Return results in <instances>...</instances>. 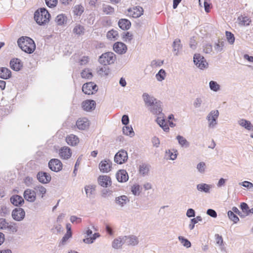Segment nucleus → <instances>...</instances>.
Segmentation results:
<instances>
[{"instance_id": "1", "label": "nucleus", "mask_w": 253, "mask_h": 253, "mask_svg": "<svg viewBox=\"0 0 253 253\" xmlns=\"http://www.w3.org/2000/svg\"><path fill=\"white\" fill-rule=\"evenodd\" d=\"M19 47L27 53H32L36 49V44L34 41L28 37H22L17 41Z\"/></svg>"}, {"instance_id": "2", "label": "nucleus", "mask_w": 253, "mask_h": 253, "mask_svg": "<svg viewBox=\"0 0 253 253\" xmlns=\"http://www.w3.org/2000/svg\"><path fill=\"white\" fill-rule=\"evenodd\" d=\"M50 15L45 8L37 10L34 13V19L40 25L46 24L49 21Z\"/></svg>"}, {"instance_id": "3", "label": "nucleus", "mask_w": 253, "mask_h": 253, "mask_svg": "<svg viewBox=\"0 0 253 253\" xmlns=\"http://www.w3.org/2000/svg\"><path fill=\"white\" fill-rule=\"evenodd\" d=\"M116 59V55L114 53L108 52L99 56L98 62L103 65H107L114 63Z\"/></svg>"}, {"instance_id": "4", "label": "nucleus", "mask_w": 253, "mask_h": 253, "mask_svg": "<svg viewBox=\"0 0 253 253\" xmlns=\"http://www.w3.org/2000/svg\"><path fill=\"white\" fill-rule=\"evenodd\" d=\"M219 111L217 110L211 111L206 117L208 122V126L210 128H214L217 124V119L219 116Z\"/></svg>"}, {"instance_id": "5", "label": "nucleus", "mask_w": 253, "mask_h": 253, "mask_svg": "<svg viewBox=\"0 0 253 253\" xmlns=\"http://www.w3.org/2000/svg\"><path fill=\"white\" fill-rule=\"evenodd\" d=\"M162 106V102L158 100L148 109L152 114L157 115L158 117H160L164 115L162 112L163 108Z\"/></svg>"}, {"instance_id": "6", "label": "nucleus", "mask_w": 253, "mask_h": 253, "mask_svg": "<svg viewBox=\"0 0 253 253\" xmlns=\"http://www.w3.org/2000/svg\"><path fill=\"white\" fill-rule=\"evenodd\" d=\"M193 61L195 64L201 69H204L208 66V64L205 58L200 54H195L194 55Z\"/></svg>"}, {"instance_id": "7", "label": "nucleus", "mask_w": 253, "mask_h": 253, "mask_svg": "<svg viewBox=\"0 0 253 253\" xmlns=\"http://www.w3.org/2000/svg\"><path fill=\"white\" fill-rule=\"evenodd\" d=\"M127 153L124 150H121L117 152L114 157L115 163L121 165L125 163L127 160Z\"/></svg>"}, {"instance_id": "8", "label": "nucleus", "mask_w": 253, "mask_h": 253, "mask_svg": "<svg viewBox=\"0 0 253 253\" xmlns=\"http://www.w3.org/2000/svg\"><path fill=\"white\" fill-rule=\"evenodd\" d=\"M97 86L93 82H89L84 84L82 87V91L86 94H92L97 91Z\"/></svg>"}, {"instance_id": "9", "label": "nucleus", "mask_w": 253, "mask_h": 253, "mask_svg": "<svg viewBox=\"0 0 253 253\" xmlns=\"http://www.w3.org/2000/svg\"><path fill=\"white\" fill-rule=\"evenodd\" d=\"M48 167L52 171L58 172L62 169V164L59 159H52L48 163Z\"/></svg>"}, {"instance_id": "10", "label": "nucleus", "mask_w": 253, "mask_h": 253, "mask_svg": "<svg viewBox=\"0 0 253 253\" xmlns=\"http://www.w3.org/2000/svg\"><path fill=\"white\" fill-rule=\"evenodd\" d=\"M11 215L14 220L20 221L25 217V212L23 209L17 208L12 211Z\"/></svg>"}, {"instance_id": "11", "label": "nucleus", "mask_w": 253, "mask_h": 253, "mask_svg": "<svg viewBox=\"0 0 253 253\" xmlns=\"http://www.w3.org/2000/svg\"><path fill=\"white\" fill-rule=\"evenodd\" d=\"M37 178L40 182L43 184L48 183L51 179L50 175L44 171H39L37 175Z\"/></svg>"}, {"instance_id": "12", "label": "nucleus", "mask_w": 253, "mask_h": 253, "mask_svg": "<svg viewBox=\"0 0 253 253\" xmlns=\"http://www.w3.org/2000/svg\"><path fill=\"white\" fill-rule=\"evenodd\" d=\"M127 11L128 15L133 18H138L143 13V9L140 6H135L132 8H129Z\"/></svg>"}, {"instance_id": "13", "label": "nucleus", "mask_w": 253, "mask_h": 253, "mask_svg": "<svg viewBox=\"0 0 253 253\" xmlns=\"http://www.w3.org/2000/svg\"><path fill=\"white\" fill-rule=\"evenodd\" d=\"M99 168L102 172H108L111 170L112 162L110 160H104L100 163Z\"/></svg>"}, {"instance_id": "14", "label": "nucleus", "mask_w": 253, "mask_h": 253, "mask_svg": "<svg viewBox=\"0 0 253 253\" xmlns=\"http://www.w3.org/2000/svg\"><path fill=\"white\" fill-rule=\"evenodd\" d=\"M59 155L61 159L68 160L71 157L72 151L68 147L64 146L59 149Z\"/></svg>"}, {"instance_id": "15", "label": "nucleus", "mask_w": 253, "mask_h": 253, "mask_svg": "<svg viewBox=\"0 0 253 253\" xmlns=\"http://www.w3.org/2000/svg\"><path fill=\"white\" fill-rule=\"evenodd\" d=\"M142 98L145 103V106L148 108L150 106L153 105L157 100L153 96L150 95L147 93H144L142 94Z\"/></svg>"}, {"instance_id": "16", "label": "nucleus", "mask_w": 253, "mask_h": 253, "mask_svg": "<svg viewBox=\"0 0 253 253\" xmlns=\"http://www.w3.org/2000/svg\"><path fill=\"white\" fill-rule=\"evenodd\" d=\"M114 50L119 54L125 53L127 50L126 45L122 42H117L113 45Z\"/></svg>"}, {"instance_id": "17", "label": "nucleus", "mask_w": 253, "mask_h": 253, "mask_svg": "<svg viewBox=\"0 0 253 253\" xmlns=\"http://www.w3.org/2000/svg\"><path fill=\"white\" fill-rule=\"evenodd\" d=\"M124 237L125 244L128 246H136L138 244V238L134 235L125 236Z\"/></svg>"}, {"instance_id": "18", "label": "nucleus", "mask_w": 253, "mask_h": 253, "mask_svg": "<svg viewBox=\"0 0 253 253\" xmlns=\"http://www.w3.org/2000/svg\"><path fill=\"white\" fill-rule=\"evenodd\" d=\"M25 199L29 202H33L36 199V193L34 190L27 189L24 193Z\"/></svg>"}, {"instance_id": "19", "label": "nucleus", "mask_w": 253, "mask_h": 253, "mask_svg": "<svg viewBox=\"0 0 253 253\" xmlns=\"http://www.w3.org/2000/svg\"><path fill=\"white\" fill-rule=\"evenodd\" d=\"M96 102L93 100H87L83 102L82 107L83 109L86 111H90L95 109Z\"/></svg>"}, {"instance_id": "20", "label": "nucleus", "mask_w": 253, "mask_h": 253, "mask_svg": "<svg viewBox=\"0 0 253 253\" xmlns=\"http://www.w3.org/2000/svg\"><path fill=\"white\" fill-rule=\"evenodd\" d=\"M77 127L81 130H85L89 126V121L85 118H80L76 122Z\"/></svg>"}, {"instance_id": "21", "label": "nucleus", "mask_w": 253, "mask_h": 253, "mask_svg": "<svg viewBox=\"0 0 253 253\" xmlns=\"http://www.w3.org/2000/svg\"><path fill=\"white\" fill-rule=\"evenodd\" d=\"M129 199L126 195L116 197L115 202L119 207L123 208L129 202Z\"/></svg>"}, {"instance_id": "22", "label": "nucleus", "mask_w": 253, "mask_h": 253, "mask_svg": "<svg viewBox=\"0 0 253 253\" xmlns=\"http://www.w3.org/2000/svg\"><path fill=\"white\" fill-rule=\"evenodd\" d=\"M10 68L14 71H18L22 67L21 60L18 58H13L10 61Z\"/></svg>"}, {"instance_id": "23", "label": "nucleus", "mask_w": 253, "mask_h": 253, "mask_svg": "<svg viewBox=\"0 0 253 253\" xmlns=\"http://www.w3.org/2000/svg\"><path fill=\"white\" fill-rule=\"evenodd\" d=\"M116 178L120 182L126 181L128 179V176L126 170L121 169L116 173Z\"/></svg>"}, {"instance_id": "24", "label": "nucleus", "mask_w": 253, "mask_h": 253, "mask_svg": "<svg viewBox=\"0 0 253 253\" xmlns=\"http://www.w3.org/2000/svg\"><path fill=\"white\" fill-rule=\"evenodd\" d=\"M164 116L165 115H164L162 116L157 117L156 121L165 131L168 132L169 131V128L167 122H166V120L164 118Z\"/></svg>"}, {"instance_id": "25", "label": "nucleus", "mask_w": 253, "mask_h": 253, "mask_svg": "<svg viewBox=\"0 0 253 253\" xmlns=\"http://www.w3.org/2000/svg\"><path fill=\"white\" fill-rule=\"evenodd\" d=\"M98 181L99 185L103 187H107L111 183V178L107 175L100 176Z\"/></svg>"}, {"instance_id": "26", "label": "nucleus", "mask_w": 253, "mask_h": 253, "mask_svg": "<svg viewBox=\"0 0 253 253\" xmlns=\"http://www.w3.org/2000/svg\"><path fill=\"white\" fill-rule=\"evenodd\" d=\"M11 203L15 206H21L24 202L23 198L18 195H13L10 198Z\"/></svg>"}, {"instance_id": "27", "label": "nucleus", "mask_w": 253, "mask_h": 253, "mask_svg": "<svg viewBox=\"0 0 253 253\" xmlns=\"http://www.w3.org/2000/svg\"><path fill=\"white\" fill-rule=\"evenodd\" d=\"M131 22L126 19L122 18L118 21V26L123 30H127L131 27Z\"/></svg>"}, {"instance_id": "28", "label": "nucleus", "mask_w": 253, "mask_h": 253, "mask_svg": "<svg viewBox=\"0 0 253 253\" xmlns=\"http://www.w3.org/2000/svg\"><path fill=\"white\" fill-rule=\"evenodd\" d=\"M124 244H125L124 237H119L113 240L112 246L115 249H118L121 248Z\"/></svg>"}, {"instance_id": "29", "label": "nucleus", "mask_w": 253, "mask_h": 253, "mask_svg": "<svg viewBox=\"0 0 253 253\" xmlns=\"http://www.w3.org/2000/svg\"><path fill=\"white\" fill-rule=\"evenodd\" d=\"M11 76V71L5 67L0 68V78L3 79H8Z\"/></svg>"}, {"instance_id": "30", "label": "nucleus", "mask_w": 253, "mask_h": 253, "mask_svg": "<svg viewBox=\"0 0 253 253\" xmlns=\"http://www.w3.org/2000/svg\"><path fill=\"white\" fill-rule=\"evenodd\" d=\"M212 187V185L206 183H200L197 185V189L200 192L210 193V189Z\"/></svg>"}, {"instance_id": "31", "label": "nucleus", "mask_w": 253, "mask_h": 253, "mask_svg": "<svg viewBox=\"0 0 253 253\" xmlns=\"http://www.w3.org/2000/svg\"><path fill=\"white\" fill-rule=\"evenodd\" d=\"M238 124L249 130H253V125L249 121L242 119L238 121Z\"/></svg>"}, {"instance_id": "32", "label": "nucleus", "mask_w": 253, "mask_h": 253, "mask_svg": "<svg viewBox=\"0 0 253 253\" xmlns=\"http://www.w3.org/2000/svg\"><path fill=\"white\" fill-rule=\"evenodd\" d=\"M67 143L71 146H76L79 142V138L74 134H71L66 137Z\"/></svg>"}, {"instance_id": "33", "label": "nucleus", "mask_w": 253, "mask_h": 253, "mask_svg": "<svg viewBox=\"0 0 253 253\" xmlns=\"http://www.w3.org/2000/svg\"><path fill=\"white\" fill-rule=\"evenodd\" d=\"M97 72L101 76H107L109 74L110 71L109 68L107 65H104L101 67L97 68Z\"/></svg>"}, {"instance_id": "34", "label": "nucleus", "mask_w": 253, "mask_h": 253, "mask_svg": "<svg viewBox=\"0 0 253 253\" xmlns=\"http://www.w3.org/2000/svg\"><path fill=\"white\" fill-rule=\"evenodd\" d=\"M176 138L181 147L185 148L189 147L190 143L182 136L177 135Z\"/></svg>"}, {"instance_id": "35", "label": "nucleus", "mask_w": 253, "mask_h": 253, "mask_svg": "<svg viewBox=\"0 0 253 253\" xmlns=\"http://www.w3.org/2000/svg\"><path fill=\"white\" fill-rule=\"evenodd\" d=\"M81 76L82 78L86 79H91L93 77L91 70L89 68L83 70L81 73Z\"/></svg>"}, {"instance_id": "36", "label": "nucleus", "mask_w": 253, "mask_h": 253, "mask_svg": "<svg viewBox=\"0 0 253 253\" xmlns=\"http://www.w3.org/2000/svg\"><path fill=\"white\" fill-rule=\"evenodd\" d=\"M5 230L12 233L16 232L17 231L16 224L13 222H8Z\"/></svg>"}, {"instance_id": "37", "label": "nucleus", "mask_w": 253, "mask_h": 253, "mask_svg": "<svg viewBox=\"0 0 253 253\" xmlns=\"http://www.w3.org/2000/svg\"><path fill=\"white\" fill-rule=\"evenodd\" d=\"M84 11V7L81 4L76 5L73 7L74 14L77 16H80Z\"/></svg>"}, {"instance_id": "38", "label": "nucleus", "mask_w": 253, "mask_h": 253, "mask_svg": "<svg viewBox=\"0 0 253 253\" xmlns=\"http://www.w3.org/2000/svg\"><path fill=\"white\" fill-rule=\"evenodd\" d=\"M238 20L239 21L240 24L242 26H249L251 22V20L247 16H241L238 17Z\"/></svg>"}, {"instance_id": "39", "label": "nucleus", "mask_w": 253, "mask_h": 253, "mask_svg": "<svg viewBox=\"0 0 253 253\" xmlns=\"http://www.w3.org/2000/svg\"><path fill=\"white\" fill-rule=\"evenodd\" d=\"M123 131L124 134L132 137L134 135V132L131 126H125L123 128Z\"/></svg>"}, {"instance_id": "40", "label": "nucleus", "mask_w": 253, "mask_h": 253, "mask_svg": "<svg viewBox=\"0 0 253 253\" xmlns=\"http://www.w3.org/2000/svg\"><path fill=\"white\" fill-rule=\"evenodd\" d=\"M67 17L64 14H59L55 18V22L58 25H62L66 21Z\"/></svg>"}, {"instance_id": "41", "label": "nucleus", "mask_w": 253, "mask_h": 253, "mask_svg": "<svg viewBox=\"0 0 253 253\" xmlns=\"http://www.w3.org/2000/svg\"><path fill=\"white\" fill-rule=\"evenodd\" d=\"M149 171V166L146 164H142L139 166V172L143 176L147 174Z\"/></svg>"}, {"instance_id": "42", "label": "nucleus", "mask_w": 253, "mask_h": 253, "mask_svg": "<svg viewBox=\"0 0 253 253\" xmlns=\"http://www.w3.org/2000/svg\"><path fill=\"white\" fill-rule=\"evenodd\" d=\"M102 11L107 15H111L114 12V8L110 5L103 4Z\"/></svg>"}, {"instance_id": "43", "label": "nucleus", "mask_w": 253, "mask_h": 253, "mask_svg": "<svg viewBox=\"0 0 253 253\" xmlns=\"http://www.w3.org/2000/svg\"><path fill=\"white\" fill-rule=\"evenodd\" d=\"M202 218L201 216H197L196 218H193L191 219L190 223L188 227L190 230H193L195 227V224L198 223V221H201Z\"/></svg>"}, {"instance_id": "44", "label": "nucleus", "mask_w": 253, "mask_h": 253, "mask_svg": "<svg viewBox=\"0 0 253 253\" xmlns=\"http://www.w3.org/2000/svg\"><path fill=\"white\" fill-rule=\"evenodd\" d=\"M227 215L229 218L232 220L234 223H237L239 221V217L236 214L232 211H229L227 212Z\"/></svg>"}, {"instance_id": "45", "label": "nucleus", "mask_w": 253, "mask_h": 253, "mask_svg": "<svg viewBox=\"0 0 253 253\" xmlns=\"http://www.w3.org/2000/svg\"><path fill=\"white\" fill-rule=\"evenodd\" d=\"M209 87L211 90L217 92L220 90V85L216 82L211 81L209 83Z\"/></svg>"}, {"instance_id": "46", "label": "nucleus", "mask_w": 253, "mask_h": 253, "mask_svg": "<svg viewBox=\"0 0 253 253\" xmlns=\"http://www.w3.org/2000/svg\"><path fill=\"white\" fill-rule=\"evenodd\" d=\"M240 208L242 211V212L246 215V216L250 214V211L251 209H250L247 203L244 202L241 203L240 204Z\"/></svg>"}, {"instance_id": "47", "label": "nucleus", "mask_w": 253, "mask_h": 253, "mask_svg": "<svg viewBox=\"0 0 253 253\" xmlns=\"http://www.w3.org/2000/svg\"><path fill=\"white\" fill-rule=\"evenodd\" d=\"M84 190L87 197H90L94 194L95 187L93 185H87L85 186Z\"/></svg>"}, {"instance_id": "48", "label": "nucleus", "mask_w": 253, "mask_h": 253, "mask_svg": "<svg viewBox=\"0 0 253 253\" xmlns=\"http://www.w3.org/2000/svg\"><path fill=\"white\" fill-rule=\"evenodd\" d=\"M178 239L181 244H182V245L185 247L189 248L191 247V244L190 242L184 237L180 236L178 237Z\"/></svg>"}, {"instance_id": "49", "label": "nucleus", "mask_w": 253, "mask_h": 253, "mask_svg": "<svg viewBox=\"0 0 253 253\" xmlns=\"http://www.w3.org/2000/svg\"><path fill=\"white\" fill-rule=\"evenodd\" d=\"M173 48L175 51H177L176 55H177V53L179 49L182 48V45L180 44V40L179 39H175L173 42Z\"/></svg>"}, {"instance_id": "50", "label": "nucleus", "mask_w": 253, "mask_h": 253, "mask_svg": "<svg viewBox=\"0 0 253 253\" xmlns=\"http://www.w3.org/2000/svg\"><path fill=\"white\" fill-rule=\"evenodd\" d=\"M10 213V210L5 206H2L0 208V215L2 217H5Z\"/></svg>"}, {"instance_id": "51", "label": "nucleus", "mask_w": 253, "mask_h": 253, "mask_svg": "<svg viewBox=\"0 0 253 253\" xmlns=\"http://www.w3.org/2000/svg\"><path fill=\"white\" fill-rule=\"evenodd\" d=\"M118 36V33L116 30H112L107 33V37L108 39H117V37Z\"/></svg>"}, {"instance_id": "52", "label": "nucleus", "mask_w": 253, "mask_h": 253, "mask_svg": "<svg viewBox=\"0 0 253 253\" xmlns=\"http://www.w3.org/2000/svg\"><path fill=\"white\" fill-rule=\"evenodd\" d=\"M166 76V72L164 69H161L156 75V78L158 81H163Z\"/></svg>"}, {"instance_id": "53", "label": "nucleus", "mask_w": 253, "mask_h": 253, "mask_svg": "<svg viewBox=\"0 0 253 253\" xmlns=\"http://www.w3.org/2000/svg\"><path fill=\"white\" fill-rule=\"evenodd\" d=\"M224 42L223 41H218V42L215 43L214 46V48L217 52H221L223 50V47L224 46Z\"/></svg>"}, {"instance_id": "54", "label": "nucleus", "mask_w": 253, "mask_h": 253, "mask_svg": "<svg viewBox=\"0 0 253 253\" xmlns=\"http://www.w3.org/2000/svg\"><path fill=\"white\" fill-rule=\"evenodd\" d=\"M73 32L78 35H82L84 32V28L80 25H76L73 29Z\"/></svg>"}, {"instance_id": "55", "label": "nucleus", "mask_w": 253, "mask_h": 253, "mask_svg": "<svg viewBox=\"0 0 253 253\" xmlns=\"http://www.w3.org/2000/svg\"><path fill=\"white\" fill-rule=\"evenodd\" d=\"M34 189L36 191L38 194L42 195V197L46 192L45 188L41 185L37 186L35 187Z\"/></svg>"}, {"instance_id": "56", "label": "nucleus", "mask_w": 253, "mask_h": 253, "mask_svg": "<svg viewBox=\"0 0 253 253\" xmlns=\"http://www.w3.org/2000/svg\"><path fill=\"white\" fill-rule=\"evenodd\" d=\"M133 37L132 34L128 32H124L122 34V38L125 42H130Z\"/></svg>"}, {"instance_id": "57", "label": "nucleus", "mask_w": 253, "mask_h": 253, "mask_svg": "<svg viewBox=\"0 0 253 253\" xmlns=\"http://www.w3.org/2000/svg\"><path fill=\"white\" fill-rule=\"evenodd\" d=\"M226 38L227 41L230 43L233 44L235 42V37L234 35L229 31H226L225 32Z\"/></svg>"}, {"instance_id": "58", "label": "nucleus", "mask_w": 253, "mask_h": 253, "mask_svg": "<svg viewBox=\"0 0 253 253\" xmlns=\"http://www.w3.org/2000/svg\"><path fill=\"white\" fill-rule=\"evenodd\" d=\"M131 192L135 195H139L141 191L140 187L138 184H134L131 187Z\"/></svg>"}, {"instance_id": "59", "label": "nucleus", "mask_w": 253, "mask_h": 253, "mask_svg": "<svg viewBox=\"0 0 253 253\" xmlns=\"http://www.w3.org/2000/svg\"><path fill=\"white\" fill-rule=\"evenodd\" d=\"M196 168L200 173H204L206 169L205 163L203 162H200L199 164H197Z\"/></svg>"}, {"instance_id": "60", "label": "nucleus", "mask_w": 253, "mask_h": 253, "mask_svg": "<svg viewBox=\"0 0 253 253\" xmlns=\"http://www.w3.org/2000/svg\"><path fill=\"white\" fill-rule=\"evenodd\" d=\"M164 63V61L161 60H153L151 62V66L153 68L161 66Z\"/></svg>"}, {"instance_id": "61", "label": "nucleus", "mask_w": 253, "mask_h": 253, "mask_svg": "<svg viewBox=\"0 0 253 253\" xmlns=\"http://www.w3.org/2000/svg\"><path fill=\"white\" fill-rule=\"evenodd\" d=\"M215 239L216 244L222 248L224 246V244L222 236L219 235L218 234H216L215 235Z\"/></svg>"}, {"instance_id": "62", "label": "nucleus", "mask_w": 253, "mask_h": 253, "mask_svg": "<svg viewBox=\"0 0 253 253\" xmlns=\"http://www.w3.org/2000/svg\"><path fill=\"white\" fill-rule=\"evenodd\" d=\"M203 103V99L201 97H197L193 102V106L195 108H200Z\"/></svg>"}, {"instance_id": "63", "label": "nucleus", "mask_w": 253, "mask_h": 253, "mask_svg": "<svg viewBox=\"0 0 253 253\" xmlns=\"http://www.w3.org/2000/svg\"><path fill=\"white\" fill-rule=\"evenodd\" d=\"M72 236V233H67L64 235V236L63 237L62 239H61L60 244L62 245H64L66 244L67 241Z\"/></svg>"}, {"instance_id": "64", "label": "nucleus", "mask_w": 253, "mask_h": 253, "mask_svg": "<svg viewBox=\"0 0 253 253\" xmlns=\"http://www.w3.org/2000/svg\"><path fill=\"white\" fill-rule=\"evenodd\" d=\"M240 185H241L244 187H246L250 190H252L253 191V184L251 182L248 181H245L241 183H239Z\"/></svg>"}]
</instances>
